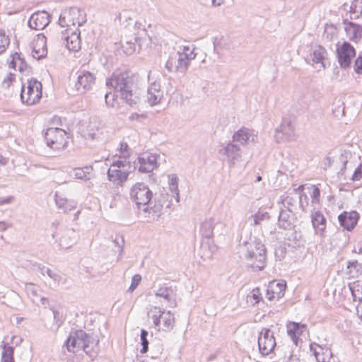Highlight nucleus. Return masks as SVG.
Listing matches in <instances>:
<instances>
[{"mask_svg":"<svg viewBox=\"0 0 362 362\" xmlns=\"http://www.w3.org/2000/svg\"><path fill=\"white\" fill-rule=\"evenodd\" d=\"M139 77L129 72L114 73L107 79V86L120 93L121 98L129 106H135L141 101V90L138 86Z\"/></svg>","mask_w":362,"mask_h":362,"instance_id":"f257e3e1","label":"nucleus"},{"mask_svg":"<svg viewBox=\"0 0 362 362\" xmlns=\"http://www.w3.org/2000/svg\"><path fill=\"white\" fill-rule=\"evenodd\" d=\"M240 248L247 267L253 271H261L265 267L267 249L259 240L250 238L240 245Z\"/></svg>","mask_w":362,"mask_h":362,"instance_id":"f03ea898","label":"nucleus"},{"mask_svg":"<svg viewBox=\"0 0 362 362\" xmlns=\"http://www.w3.org/2000/svg\"><path fill=\"white\" fill-rule=\"evenodd\" d=\"M148 316L153 320V327L158 331H170L175 324V317L171 311L165 312L160 308L154 306L148 312Z\"/></svg>","mask_w":362,"mask_h":362,"instance_id":"7ed1b4c3","label":"nucleus"},{"mask_svg":"<svg viewBox=\"0 0 362 362\" xmlns=\"http://www.w3.org/2000/svg\"><path fill=\"white\" fill-rule=\"evenodd\" d=\"M48 147L54 150L64 149L67 145L66 132L58 127H49L44 134Z\"/></svg>","mask_w":362,"mask_h":362,"instance_id":"20e7f679","label":"nucleus"},{"mask_svg":"<svg viewBox=\"0 0 362 362\" xmlns=\"http://www.w3.org/2000/svg\"><path fill=\"white\" fill-rule=\"evenodd\" d=\"M130 198L139 209L141 206L151 204L153 192L144 182H137L130 189Z\"/></svg>","mask_w":362,"mask_h":362,"instance_id":"39448f33","label":"nucleus"},{"mask_svg":"<svg viewBox=\"0 0 362 362\" xmlns=\"http://www.w3.org/2000/svg\"><path fill=\"white\" fill-rule=\"evenodd\" d=\"M257 343L262 355H269L274 351L276 344L274 332L269 328H262L259 332Z\"/></svg>","mask_w":362,"mask_h":362,"instance_id":"423d86ee","label":"nucleus"},{"mask_svg":"<svg viewBox=\"0 0 362 362\" xmlns=\"http://www.w3.org/2000/svg\"><path fill=\"white\" fill-rule=\"evenodd\" d=\"M81 10L77 7L64 9L59 15L58 23L61 27H69L76 23L81 26L86 21H80Z\"/></svg>","mask_w":362,"mask_h":362,"instance_id":"0eeeda50","label":"nucleus"},{"mask_svg":"<svg viewBox=\"0 0 362 362\" xmlns=\"http://www.w3.org/2000/svg\"><path fill=\"white\" fill-rule=\"evenodd\" d=\"M303 189V185H300L298 188L293 189L294 196L287 195L282 200L283 209L292 210L294 211L296 209V204L298 202L300 208L305 211V206L303 204V199L306 200V205H308V197L305 193H300L299 191Z\"/></svg>","mask_w":362,"mask_h":362,"instance_id":"6e6552de","label":"nucleus"},{"mask_svg":"<svg viewBox=\"0 0 362 362\" xmlns=\"http://www.w3.org/2000/svg\"><path fill=\"white\" fill-rule=\"evenodd\" d=\"M356 56L354 47L348 42H344L337 48V57L340 66L346 69L350 66L352 59Z\"/></svg>","mask_w":362,"mask_h":362,"instance_id":"1a4fd4ad","label":"nucleus"},{"mask_svg":"<svg viewBox=\"0 0 362 362\" xmlns=\"http://www.w3.org/2000/svg\"><path fill=\"white\" fill-rule=\"evenodd\" d=\"M50 18L51 15L45 11H38L33 13L28 21L30 30L26 32V35L30 34L31 30H40L44 29L49 23Z\"/></svg>","mask_w":362,"mask_h":362,"instance_id":"9d476101","label":"nucleus"},{"mask_svg":"<svg viewBox=\"0 0 362 362\" xmlns=\"http://www.w3.org/2000/svg\"><path fill=\"white\" fill-rule=\"evenodd\" d=\"M295 136L293 119L291 117H284L280 127L276 129L275 139L279 143L284 141H290Z\"/></svg>","mask_w":362,"mask_h":362,"instance_id":"9b49d317","label":"nucleus"},{"mask_svg":"<svg viewBox=\"0 0 362 362\" xmlns=\"http://www.w3.org/2000/svg\"><path fill=\"white\" fill-rule=\"evenodd\" d=\"M95 80V76L93 73L88 71H81L75 83L76 91L80 94L86 93L92 89Z\"/></svg>","mask_w":362,"mask_h":362,"instance_id":"f8f14e48","label":"nucleus"},{"mask_svg":"<svg viewBox=\"0 0 362 362\" xmlns=\"http://www.w3.org/2000/svg\"><path fill=\"white\" fill-rule=\"evenodd\" d=\"M88 338V334L82 329H78L71 333L66 340L67 350L73 352H75V349L86 351V339Z\"/></svg>","mask_w":362,"mask_h":362,"instance_id":"ddd939ff","label":"nucleus"},{"mask_svg":"<svg viewBox=\"0 0 362 362\" xmlns=\"http://www.w3.org/2000/svg\"><path fill=\"white\" fill-rule=\"evenodd\" d=\"M30 47L32 49V56L35 59H42L47 54V37L42 33L36 35Z\"/></svg>","mask_w":362,"mask_h":362,"instance_id":"4468645a","label":"nucleus"},{"mask_svg":"<svg viewBox=\"0 0 362 362\" xmlns=\"http://www.w3.org/2000/svg\"><path fill=\"white\" fill-rule=\"evenodd\" d=\"M42 83L35 78H30L28 80L27 86V99L25 101L28 105H32L40 100L42 97Z\"/></svg>","mask_w":362,"mask_h":362,"instance_id":"2eb2a0df","label":"nucleus"},{"mask_svg":"<svg viewBox=\"0 0 362 362\" xmlns=\"http://www.w3.org/2000/svg\"><path fill=\"white\" fill-rule=\"evenodd\" d=\"M224 228V225L220 222H215L212 218L206 219L201 224L200 233L204 238L209 239L214 233L222 235Z\"/></svg>","mask_w":362,"mask_h":362,"instance_id":"dca6fc26","label":"nucleus"},{"mask_svg":"<svg viewBox=\"0 0 362 362\" xmlns=\"http://www.w3.org/2000/svg\"><path fill=\"white\" fill-rule=\"evenodd\" d=\"M24 267L30 268L34 271H38L42 275H45V274H47L50 279H53L54 281L58 284L62 282L63 278L59 272L52 271L49 268L46 267L45 266L32 259H27L25 262H24Z\"/></svg>","mask_w":362,"mask_h":362,"instance_id":"f3484780","label":"nucleus"},{"mask_svg":"<svg viewBox=\"0 0 362 362\" xmlns=\"http://www.w3.org/2000/svg\"><path fill=\"white\" fill-rule=\"evenodd\" d=\"M359 214L356 211H351L350 212L344 211L338 216V220L339 224L344 229L351 231L357 225L359 219Z\"/></svg>","mask_w":362,"mask_h":362,"instance_id":"a211bd4d","label":"nucleus"},{"mask_svg":"<svg viewBox=\"0 0 362 362\" xmlns=\"http://www.w3.org/2000/svg\"><path fill=\"white\" fill-rule=\"evenodd\" d=\"M295 219L294 211L282 208L278 217V225L281 228L290 230L294 227Z\"/></svg>","mask_w":362,"mask_h":362,"instance_id":"6ab92c4d","label":"nucleus"},{"mask_svg":"<svg viewBox=\"0 0 362 362\" xmlns=\"http://www.w3.org/2000/svg\"><path fill=\"white\" fill-rule=\"evenodd\" d=\"M25 290L28 298L33 303L39 305V303H41L43 305H46L48 303L47 298L40 294L41 290L38 286L32 283H26Z\"/></svg>","mask_w":362,"mask_h":362,"instance_id":"aec40b11","label":"nucleus"},{"mask_svg":"<svg viewBox=\"0 0 362 362\" xmlns=\"http://www.w3.org/2000/svg\"><path fill=\"white\" fill-rule=\"evenodd\" d=\"M139 171L150 173L157 168V157L155 155L144 154L138 158Z\"/></svg>","mask_w":362,"mask_h":362,"instance_id":"412c9836","label":"nucleus"},{"mask_svg":"<svg viewBox=\"0 0 362 362\" xmlns=\"http://www.w3.org/2000/svg\"><path fill=\"white\" fill-rule=\"evenodd\" d=\"M63 43L70 51L76 52L81 48L80 32L72 31L70 35H66L64 33L60 34Z\"/></svg>","mask_w":362,"mask_h":362,"instance_id":"4be33fe9","label":"nucleus"},{"mask_svg":"<svg viewBox=\"0 0 362 362\" xmlns=\"http://www.w3.org/2000/svg\"><path fill=\"white\" fill-rule=\"evenodd\" d=\"M163 98V91L158 83H152L147 90L146 101L151 106H154L160 102Z\"/></svg>","mask_w":362,"mask_h":362,"instance_id":"5701e85b","label":"nucleus"},{"mask_svg":"<svg viewBox=\"0 0 362 362\" xmlns=\"http://www.w3.org/2000/svg\"><path fill=\"white\" fill-rule=\"evenodd\" d=\"M343 23L345 25L344 30L350 40L357 41L362 38V25L347 19L344 20Z\"/></svg>","mask_w":362,"mask_h":362,"instance_id":"b1692460","label":"nucleus"},{"mask_svg":"<svg viewBox=\"0 0 362 362\" xmlns=\"http://www.w3.org/2000/svg\"><path fill=\"white\" fill-rule=\"evenodd\" d=\"M287 333L293 343L298 346L299 337L305 331L306 326L299 322H291L287 326Z\"/></svg>","mask_w":362,"mask_h":362,"instance_id":"393cba45","label":"nucleus"},{"mask_svg":"<svg viewBox=\"0 0 362 362\" xmlns=\"http://www.w3.org/2000/svg\"><path fill=\"white\" fill-rule=\"evenodd\" d=\"M128 175V170L117 169L112 167L107 170L108 180L119 185H122L127 180Z\"/></svg>","mask_w":362,"mask_h":362,"instance_id":"a878e982","label":"nucleus"},{"mask_svg":"<svg viewBox=\"0 0 362 362\" xmlns=\"http://www.w3.org/2000/svg\"><path fill=\"white\" fill-rule=\"evenodd\" d=\"M311 221L316 234L322 235L327 224L324 215L320 211H316L311 215Z\"/></svg>","mask_w":362,"mask_h":362,"instance_id":"bb28decb","label":"nucleus"},{"mask_svg":"<svg viewBox=\"0 0 362 362\" xmlns=\"http://www.w3.org/2000/svg\"><path fill=\"white\" fill-rule=\"evenodd\" d=\"M143 211L147 214L146 221L151 222L157 219L161 215L163 205L160 202H156L153 206H144Z\"/></svg>","mask_w":362,"mask_h":362,"instance_id":"cd10ccee","label":"nucleus"},{"mask_svg":"<svg viewBox=\"0 0 362 362\" xmlns=\"http://www.w3.org/2000/svg\"><path fill=\"white\" fill-rule=\"evenodd\" d=\"M63 235L59 238V245L62 248L67 249L70 247L76 239V233L73 229H66Z\"/></svg>","mask_w":362,"mask_h":362,"instance_id":"c85d7f7f","label":"nucleus"},{"mask_svg":"<svg viewBox=\"0 0 362 362\" xmlns=\"http://www.w3.org/2000/svg\"><path fill=\"white\" fill-rule=\"evenodd\" d=\"M327 52L325 47L317 45L313 51V62L315 64H320L322 68H325V60L327 57Z\"/></svg>","mask_w":362,"mask_h":362,"instance_id":"c756f323","label":"nucleus"},{"mask_svg":"<svg viewBox=\"0 0 362 362\" xmlns=\"http://www.w3.org/2000/svg\"><path fill=\"white\" fill-rule=\"evenodd\" d=\"M221 153L232 160H235L241 156L240 147L233 143L228 144L226 147L221 150Z\"/></svg>","mask_w":362,"mask_h":362,"instance_id":"7c9ffc66","label":"nucleus"},{"mask_svg":"<svg viewBox=\"0 0 362 362\" xmlns=\"http://www.w3.org/2000/svg\"><path fill=\"white\" fill-rule=\"evenodd\" d=\"M156 296L158 297L163 298V299L170 303L173 307L175 305V301L173 298V290L170 287H160L156 291Z\"/></svg>","mask_w":362,"mask_h":362,"instance_id":"2f4dec72","label":"nucleus"},{"mask_svg":"<svg viewBox=\"0 0 362 362\" xmlns=\"http://www.w3.org/2000/svg\"><path fill=\"white\" fill-rule=\"evenodd\" d=\"M55 202L58 208L64 212L71 211L75 207L74 202L68 200L58 193L55 194Z\"/></svg>","mask_w":362,"mask_h":362,"instance_id":"473e14b6","label":"nucleus"},{"mask_svg":"<svg viewBox=\"0 0 362 362\" xmlns=\"http://www.w3.org/2000/svg\"><path fill=\"white\" fill-rule=\"evenodd\" d=\"M251 136L252 134L249 129L242 127L234 133L233 136V141L239 142L240 144L244 145L247 142V141H249Z\"/></svg>","mask_w":362,"mask_h":362,"instance_id":"72a5a7b5","label":"nucleus"},{"mask_svg":"<svg viewBox=\"0 0 362 362\" xmlns=\"http://www.w3.org/2000/svg\"><path fill=\"white\" fill-rule=\"evenodd\" d=\"M169 189L172 193V197L175 199V202H180V195L178 189V178L175 174L168 175Z\"/></svg>","mask_w":362,"mask_h":362,"instance_id":"f704fd0d","label":"nucleus"},{"mask_svg":"<svg viewBox=\"0 0 362 362\" xmlns=\"http://www.w3.org/2000/svg\"><path fill=\"white\" fill-rule=\"evenodd\" d=\"M285 282H272L269 285V291L276 296L277 300L284 296L286 290Z\"/></svg>","mask_w":362,"mask_h":362,"instance_id":"c9c22d12","label":"nucleus"},{"mask_svg":"<svg viewBox=\"0 0 362 362\" xmlns=\"http://www.w3.org/2000/svg\"><path fill=\"white\" fill-rule=\"evenodd\" d=\"M176 55V65L177 66V72L185 74L187 70L190 62L181 54V50H179Z\"/></svg>","mask_w":362,"mask_h":362,"instance_id":"e433bc0d","label":"nucleus"},{"mask_svg":"<svg viewBox=\"0 0 362 362\" xmlns=\"http://www.w3.org/2000/svg\"><path fill=\"white\" fill-rule=\"evenodd\" d=\"M351 19H357L362 14V0H354L349 6Z\"/></svg>","mask_w":362,"mask_h":362,"instance_id":"4c0bfd02","label":"nucleus"},{"mask_svg":"<svg viewBox=\"0 0 362 362\" xmlns=\"http://www.w3.org/2000/svg\"><path fill=\"white\" fill-rule=\"evenodd\" d=\"M11 61L9 62V67L11 69H17L21 72L23 71V58L21 57V54L15 52L11 55Z\"/></svg>","mask_w":362,"mask_h":362,"instance_id":"58836bf2","label":"nucleus"},{"mask_svg":"<svg viewBox=\"0 0 362 362\" xmlns=\"http://www.w3.org/2000/svg\"><path fill=\"white\" fill-rule=\"evenodd\" d=\"M347 269L352 277H357L359 274H362V264L356 260L349 262Z\"/></svg>","mask_w":362,"mask_h":362,"instance_id":"ea45409f","label":"nucleus"},{"mask_svg":"<svg viewBox=\"0 0 362 362\" xmlns=\"http://www.w3.org/2000/svg\"><path fill=\"white\" fill-rule=\"evenodd\" d=\"M253 225L260 226L262 222L268 221L270 219V216L268 212L258 211L253 216Z\"/></svg>","mask_w":362,"mask_h":362,"instance_id":"a19ab883","label":"nucleus"},{"mask_svg":"<svg viewBox=\"0 0 362 362\" xmlns=\"http://www.w3.org/2000/svg\"><path fill=\"white\" fill-rule=\"evenodd\" d=\"M13 347L4 344L1 353V362H14Z\"/></svg>","mask_w":362,"mask_h":362,"instance_id":"79ce46f5","label":"nucleus"},{"mask_svg":"<svg viewBox=\"0 0 362 362\" xmlns=\"http://www.w3.org/2000/svg\"><path fill=\"white\" fill-rule=\"evenodd\" d=\"M262 299V294L259 288L252 289L250 293L247 296V303H250L252 305H255L258 303Z\"/></svg>","mask_w":362,"mask_h":362,"instance_id":"37998d69","label":"nucleus"},{"mask_svg":"<svg viewBox=\"0 0 362 362\" xmlns=\"http://www.w3.org/2000/svg\"><path fill=\"white\" fill-rule=\"evenodd\" d=\"M195 47L192 45L190 46H183L180 48L181 54L184 57L188 59L189 62L191 63L192 60L194 59L197 54L194 52Z\"/></svg>","mask_w":362,"mask_h":362,"instance_id":"c03bdc74","label":"nucleus"},{"mask_svg":"<svg viewBox=\"0 0 362 362\" xmlns=\"http://www.w3.org/2000/svg\"><path fill=\"white\" fill-rule=\"evenodd\" d=\"M308 189L309 194L311 197V199H312L311 202L313 204L320 203V189L315 185H311L310 187H308Z\"/></svg>","mask_w":362,"mask_h":362,"instance_id":"a18cd8bd","label":"nucleus"},{"mask_svg":"<svg viewBox=\"0 0 362 362\" xmlns=\"http://www.w3.org/2000/svg\"><path fill=\"white\" fill-rule=\"evenodd\" d=\"M349 288L351 290L353 298L354 301H362V291L359 289V284L354 283L349 284Z\"/></svg>","mask_w":362,"mask_h":362,"instance_id":"49530a36","label":"nucleus"},{"mask_svg":"<svg viewBox=\"0 0 362 362\" xmlns=\"http://www.w3.org/2000/svg\"><path fill=\"white\" fill-rule=\"evenodd\" d=\"M165 67L169 72H177L175 53H173L169 56L168 59L165 63Z\"/></svg>","mask_w":362,"mask_h":362,"instance_id":"de8ad7c7","label":"nucleus"},{"mask_svg":"<svg viewBox=\"0 0 362 362\" xmlns=\"http://www.w3.org/2000/svg\"><path fill=\"white\" fill-rule=\"evenodd\" d=\"M115 245L116 247H118V257L117 260L119 261L121 259L122 253H123V248L124 245V239L123 235H117L115 238L113 240Z\"/></svg>","mask_w":362,"mask_h":362,"instance_id":"09e8293b","label":"nucleus"},{"mask_svg":"<svg viewBox=\"0 0 362 362\" xmlns=\"http://www.w3.org/2000/svg\"><path fill=\"white\" fill-rule=\"evenodd\" d=\"M10 43V39L4 30H0V54L4 53Z\"/></svg>","mask_w":362,"mask_h":362,"instance_id":"8fccbe9b","label":"nucleus"},{"mask_svg":"<svg viewBox=\"0 0 362 362\" xmlns=\"http://www.w3.org/2000/svg\"><path fill=\"white\" fill-rule=\"evenodd\" d=\"M148 332L146 329L141 330V344L142 345V348L140 351L141 354H145L148 351V341L147 339Z\"/></svg>","mask_w":362,"mask_h":362,"instance_id":"3c124183","label":"nucleus"},{"mask_svg":"<svg viewBox=\"0 0 362 362\" xmlns=\"http://www.w3.org/2000/svg\"><path fill=\"white\" fill-rule=\"evenodd\" d=\"M122 159L115 160L111 165L110 168L115 167L117 169L128 170L130 168V163L127 161V158H121Z\"/></svg>","mask_w":362,"mask_h":362,"instance_id":"603ef678","label":"nucleus"},{"mask_svg":"<svg viewBox=\"0 0 362 362\" xmlns=\"http://www.w3.org/2000/svg\"><path fill=\"white\" fill-rule=\"evenodd\" d=\"M122 47L127 55L132 54L136 50L135 43L132 41H127L124 44H122Z\"/></svg>","mask_w":362,"mask_h":362,"instance_id":"864d4df0","label":"nucleus"},{"mask_svg":"<svg viewBox=\"0 0 362 362\" xmlns=\"http://www.w3.org/2000/svg\"><path fill=\"white\" fill-rule=\"evenodd\" d=\"M317 344L316 343H312L310 345V351L313 352V355L315 356V358L317 361L318 362H326V358L325 357H321V354H319V351L317 349Z\"/></svg>","mask_w":362,"mask_h":362,"instance_id":"5fc2aeb1","label":"nucleus"},{"mask_svg":"<svg viewBox=\"0 0 362 362\" xmlns=\"http://www.w3.org/2000/svg\"><path fill=\"white\" fill-rule=\"evenodd\" d=\"M88 172L84 171L83 168H77L74 169V175L76 179L88 180Z\"/></svg>","mask_w":362,"mask_h":362,"instance_id":"6e6d98bb","label":"nucleus"},{"mask_svg":"<svg viewBox=\"0 0 362 362\" xmlns=\"http://www.w3.org/2000/svg\"><path fill=\"white\" fill-rule=\"evenodd\" d=\"M141 281V276L139 274H135L132 279L130 286L128 288L129 291L132 292L138 286Z\"/></svg>","mask_w":362,"mask_h":362,"instance_id":"4d7b16f0","label":"nucleus"},{"mask_svg":"<svg viewBox=\"0 0 362 362\" xmlns=\"http://www.w3.org/2000/svg\"><path fill=\"white\" fill-rule=\"evenodd\" d=\"M93 127H95V126L94 125L93 127L92 122H90L88 129V136L92 139H98L100 138V134H102V132H100V129H99L98 127H97L96 131H94Z\"/></svg>","mask_w":362,"mask_h":362,"instance_id":"13d9d810","label":"nucleus"},{"mask_svg":"<svg viewBox=\"0 0 362 362\" xmlns=\"http://www.w3.org/2000/svg\"><path fill=\"white\" fill-rule=\"evenodd\" d=\"M15 79V74L10 73L6 76H5L2 80V86L5 88H7L10 86L11 83Z\"/></svg>","mask_w":362,"mask_h":362,"instance_id":"bf43d9fd","label":"nucleus"},{"mask_svg":"<svg viewBox=\"0 0 362 362\" xmlns=\"http://www.w3.org/2000/svg\"><path fill=\"white\" fill-rule=\"evenodd\" d=\"M354 71L358 74H362V54H360L355 60Z\"/></svg>","mask_w":362,"mask_h":362,"instance_id":"052dcab7","label":"nucleus"},{"mask_svg":"<svg viewBox=\"0 0 362 362\" xmlns=\"http://www.w3.org/2000/svg\"><path fill=\"white\" fill-rule=\"evenodd\" d=\"M105 103L108 106L113 107L115 100V95L114 93L109 92L105 94Z\"/></svg>","mask_w":362,"mask_h":362,"instance_id":"680f3d73","label":"nucleus"},{"mask_svg":"<svg viewBox=\"0 0 362 362\" xmlns=\"http://www.w3.org/2000/svg\"><path fill=\"white\" fill-rule=\"evenodd\" d=\"M286 252V249L285 247L282 245H279L278 247L275 249V256L279 260L283 259L285 257Z\"/></svg>","mask_w":362,"mask_h":362,"instance_id":"e2e57ef3","label":"nucleus"},{"mask_svg":"<svg viewBox=\"0 0 362 362\" xmlns=\"http://www.w3.org/2000/svg\"><path fill=\"white\" fill-rule=\"evenodd\" d=\"M52 311H53L54 322H55L57 327H59V326H60L64 321L63 316H62V315L60 314L59 310H53Z\"/></svg>","mask_w":362,"mask_h":362,"instance_id":"0e129e2a","label":"nucleus"},{"mask_svg":"<svg viewBox=\"0 0 362 362\" xmlns=\"http://www.w3.org/2000/svg\"><path fill=\"white\" fill-rule=\"evenodd\" d=\"M317 347L320 349V351H322L321 357H325L327 360L332 356V353L329 348L322 347L320 345H317Z\"/></svg>","mask_w":362,"mask_h":362,"instance_id":"69168bd1","label":"nucleus"},{"mask_svg":"<svg viewBox=\"0 0 362 362\" xmlns=\"http://www.w3.org/2000/svg\"><path fill=\"white\" fill-rule=\"evenodd\" d=\"M206 247H207V246L204 244H202L201 246L200 255H201L202 258L204 259V260L206 259H210L212 255V252L209 250H206Z\"/></svg>","mask_w":362,"mask_h":362,"instance_id":"338daca9","label":"nucleus"},{"mask_svg":"<svg viewBox=\"0 0 362 362\" xmlns=\"http://www.w3.org/2000/svg\"><path fill=\"white\" fill-rule=\"evenodd\" d=\"M120 153L122 155L123 158H127V157L129 156V146L125 142H121L120 143V147H119Z\"/></svg>","mask_w":362,"mask_h":362,"instance_id":"774afa93","label":"nucleus"}]
</instances>
